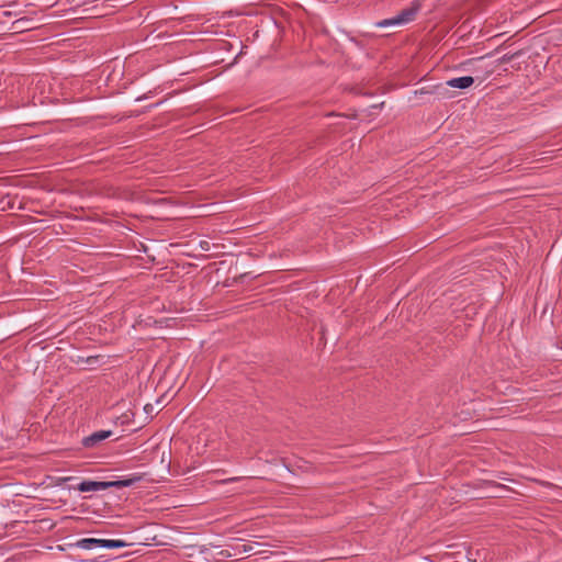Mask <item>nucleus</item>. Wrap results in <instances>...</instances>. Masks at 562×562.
I'll return each mask as SVG.
<instances>
[{"label": "nucleus", "mask_w": 562, "mask_h": 562, "mask_svg": "<svg viewBox=\"0 0 562 562\" xmlns=\"http://www.w3.org/2000/svg\"><path fill=\"white\" fill-rule=\"evenodd\" d=\"M140 480V475L134 474L131 475L130 477L117 481H83L78 485V490L80 492H97L108 490L110 487H127L134 485L136 482Z\"/></svg>", "instance_id": "obj_1"}, {"label": "nucleus", "mask_w": 562, "mask_h": 562, "mask_svg": "<svg viewBox=\"0 0 562 562\" xmlns=\"http://www.w3.org/2000/svg\"><path fill=\"white\" fill-rule=\"evenodd\" d=\"M420 5L416 2H413L408 8L403 9L395 16L390 19H384L375 23L376 27H389L395 25H403L411 21H413L419 10Z\"/></svg>", "instance_id": "obj_2"}, {"label": "nucleus", "mask_w": 562, "mask_h": 562, "mask_svg": "<svg viewBox=\"0 0 562 562\" xmlns=\"http://www.w3.org/2000/svg\"><path fill=\"white\" fill-rule=\"evenodd\" d=\"M112 435V431L110 430H100L91 434L88 437H85L82 440V445L86 448H93L97 443L100 441L109 438Z\"/></svg>", "instance_id": "obj_3"}, {"label": "nucleus", "mask_w": 562, "mask_h": 562, "mask_svg": "<svg viewBox=\"0 0 562 562\" xmlns=\"http://www.w3.org/2000/svg\"><path fill=\"white\" fill-rule=\"evenodd\" d=\"M474 83V78L471 76L458 77L449 79L446 85L450 88L467 89Z\"/></svg>", "instance_id": "obj_4"}, {"label": "nucleus", "mask_w": 562, "mask_h": 562, "mask_svg": "<svg viewBox=\"0 0 562 562\" xmlns=\"http://www.w3.org/2000/svg\"><path fill=\"white\" fill-rule=\"evenodd\" d=\"M70 547H77V548L86 549V550H90L94 547L101 548V539L83 538V539L78 540L76 543L70 544Z\"/></svg>", "instance_id": "obj_5"}, {"label": "nucleus", "mask_w": 562, "mask_h": 562, "mask_svg": "<svg viewBox=\"0 0 562 562\" xmlns=\"http://www.w3.org/2000/svg\"><path fill=\"white\" fill-rule=\"evenodd\" d=\"M125 546H126V542L123 540L101 539V548L117 549V548H124Z\"/></svg>", "instance_id": "obj_6"}, {"label": "nucleus", "mask_w": 562, "mask_h": 562, "mask_svg": "<svg viewBox=\"0 0 562 562\" xmlns=\"http://www.w3.org/2000/svg\"><path fill=\"white\" fill-rule=\"evenodd\" d=\"M258 547H259V543H257V542L251 543L248 540V559L261 553V551L258 549Z\"/></svg>", "instance_id": "obj_7"}, {"label": "nucleus", "mask_w": 562, "mask_h": 562, "mask_svg": "<svg viewBox=\"0 0 562 562\" xmlns=\"http://www.w3.org/2000/svg\"><path fill=\"white\" fill-rule=\"evenodd\" d=\"M251 477H263L259 472H254Z\"/></svg>", "instance_id": "obj_8"}, {"label": "nucleus", "mask_w": 562, "mask_h": 562, "mask_svg": "<svg viewBox=\"0 0 562 562\" xmlns=\"http://www.w3.org/2000/svg\"><path fill=\"white\" fill-rule=\"evenodd\" d=\"M81 562H89L88 560H81Z\"/></svg>", "instance_id": "obj_9"}, {"label": "nucleus", "mask_w": 562, "mask_h": 562, "mask_svg": "<svg viewBox=\"0 0 562 562\" xmlns=\"http://www.w3.org/2000/svg\"><path fill=\"white\" fill-rule=\"evenodd\" d=\"M81 562H89L88 560H81Z\"/></svg>", "instance_id": "obj_10"}, {"label": "nucleus", "mask_w": 562, "mask_h": 562, "mask_svg": "<svg viewBox=\"0 0 562 562\" xmlns=\"http://www.w3.org/2000/svg\"><path fill=\"white\" fill-rule=\"evenodd\" d=\"M81 562H89L88 560H81Z\"/></svg>", "instance_id": "obj_11"}]
</instances>
